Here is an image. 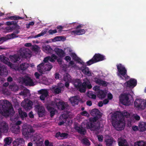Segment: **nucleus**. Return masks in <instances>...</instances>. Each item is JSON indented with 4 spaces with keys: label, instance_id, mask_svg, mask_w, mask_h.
<instances>
[{
    "label": "nucleus",
    "instance_id": "obj_1",
    "mask_svg": "<svg viewBox=\"0 0 146 146\" xmlns=\"http://www.w3.org/2000/svg\"><path fill=\"white\" fill-rule=\"evenodd\" d=\"M130 116V114L126 111L122 112L116 111L111 115V123L113 127L118 128L121 130L123 129L125 126V118H127Z\"/></svg>",
    "mask_w": 146,
    "mask_h": 146
},
{
    "label": "nucleus",
    "instance_id": "obj_2",
    "mask_svg": "<svg viewBox=\"0 0 146 146\" xmlns=\"http://www.w3.org/2000/svg\"><path fill=\"white\" fill-rule=\"evenodd\" d=\"M73 82L74 86L77 88L81 93L85 92L86 88L90 89L92 87L89 80L87 79L84 80L82 83L80 79L74 80Z\"/></svg>",
    "mask_w": 146,
    "mask_h": 146
},
{
    "label": "nucleus",
    "instance_id": "obj_3",
    "mask_svg": "<svg viewBox=\"0 0 146 146\" xmlns=\"http://www.w3.org/2000/svg\"><path fill=\"white\" fill-rule=\"evenodd\" d=\"M23 135L26 139H31L35 130L31 126H23L22 129Z\"/></svg>",
    "mask_w": 146,
    "mask_h": 146
},
{
    "label": "nucleus",
    "instance_id": "obj_4",
    "mask_svg": "<svg viewBox=\"0 0 146 146\" xmlns=\"http://www.w3.org/2000/svg\"><path fill=\"white\" fill-rule=\"evenodd\" d=\"M118 70V75L123 79V77L126 80L129 79L130 77L127 75V70L124 66L121 64L117 65Z\"/></svg>",
    "mask_w": 146,
    "mask_h": 146
},
{
    "label": "nucleus",
    "instance_id": "obj_5",
    "mask_svg": "<svg viewBox=\"0 0 146 146\" xmlns=\"http://www.w3.org/2000/svg\"><path fill=\"white\" fill-rule=\"evenodd\" d=\"M106 59L105 56L99 53H96L92 58L86 62L87 66H90L93 64L103 61Z\"/></svg>",
    "mask_w": 146,
    "mask_h": 146
},
{
    "label": "nucleus",
    "instance_id": "obj_6",
    "mask_svg": "<svg viewBox=\"0 0 146 146\" xmlns=\"http://www.w3.org/2000/svg\"><path fill=\"white\" fill-rule=\"evenodd\" d=\"M19 82L26 86H33L35 84L33 80L29 77H20L18 79Z\"/></svg>",
    "mask_w": 146,
    "mask_h": 146
},
{
    "label": "nucleus",
    "instance_id": "obj_7",
    "mask_svg": "<svg viewBox=\"0 0 146 146\" xmlns=\"http://www.w3.org/2000/svg\"><path fill=\"white\" fill-rule=\"evenodd\" d=\"M52 68V66L50 63L46 64L42 63L37 66L38 70L41 73L46 71H49Z\"/></svg>",
    "mask_w": 146,
    "mask_h": 146
},
{
    "label": "nucleus",
    "instance_id": "obj_8",
    "mask_svg": "<svg viewBox=\"0 0 146 146\" xmlns=\"http://www.w3.org/2000/svg\"><path fill=\"white\" fill-rule=\"evenodd\" d=\"M129 94H121L119 97V101L121 103L125 106H129L130 104L129 100Z\"/></svg>",
    "mask_w": 146,
    "mask_h": 146
},
{
    "label": "nucleus",
    "instance_id": "obj_9",
    "mask_svg": "<svg viewBox=\"0 0 146 146\" xmlns=\"http://www.w3.org/2000/svg\"><path fill=\"white\" fill-rule=\"evenodd\" d=\"M87 126L88 128L92 130H97L100 129V127H102L101 126L100 123V121H97L96 123H92V122L87 124Z\"/></svg>",
    "mask_w": 146,
    "mask_h": 146
},
{
    "label": "nucleus",
    "instance_id": "obj_10",
    "mask_svg": "<svg viewBox=\"0 0 146 146\" xmlns=\"http://www.w3.org/2000/svg\"><path fill=\"white\" fill-rule=\"evenodd\" d=\"M33 141H35L36 144L38 146V144H41L43 142L40 135L39 134H33L32 137Z\"/></svg>",
    "mask_w": 146,
    "mask_h": 146
},
{
    "label": "nucleus",
    "instance_id": "obj_11",
    "mask_svg": "<svg viewBox=\"0 0 146 146\" xmlns=\"http://www.w3.org/2000/svg\"><path fill=\"white\" fill-rule=\"evenodd\" d=\"M8 127L6 123L4 121L0 122V131L3 133H7Z\"/></svg>",
    "mask_w": 146,
    "mask_h": 146
},
{
    "label": "nucleus",
    "instance_id": "obj_12",
    "mask_svg": "<svg viewBox=\"0 0 146 146\" xmlns=\"http://www.w3.org/2000/svg\"><path fill=\"white\" fill-rule=\"evenodd\" d=\"M35 108L37 110L39 117H42L44 115L45 110L43 107L40 105H36Z\"/></svg>",
    "mask_w": 146,
    "mask_h": 146
},
{
    "label": "nucleus",
    "instance_id": "obj_13",
    "mask_svg": "<svg viewBox=\"0 0 146 146\" xmlns=\"http://www.w3.org/2000/svg\"><path fill=\"white\" fill-rule=\"evenodd\" d=\"M38 92L41 94L40 96V98L42 100H44L45 98L48 96V92L46 89H41L38 91Z\"/></svg>",
    "mask_w": 146,
    "mask_h": 146
},
{
    "label": "nucleus",
    "instance_id": "obj_14",
    "mask_svg": "<svg viewBox=\"0 0 146 146\" xmlns=\"http://www.w3.org/2000/svg\"><path fill=\"white\" fill-rule=\"evenodd\" d=\"M11 61L14 63L20 62L21 61V57L18 54H15L13 55H10L9 56Z\"/></svg>",
    "mask_w": 146,
    "mask_h": 146
},
{
    "label": "nucleus",
    "instance_id": "obj_15",
    "mask_svg": "<svg viewBox=\"0 0 146 146\" xmlns=\"http://www.w3.org/2000/svg\"><path fill=\"white\" fill-rule=\"evenodd\" d=\"M86 65H87V64H86V65L85 63L84 65H82L83 66L80 68V69L84 74L89 76H92L91 72L89 70V68L86 66Z\"/></svg>",
    "mask_w": 146,
    "mask_h": 146
},
{
    "label": "nucleus",
    "instance_id": "obj_16",
    "mask_svg": "<svg viewBox=\"0 0 146 146\" xmlns=\"http://www.w3.org/2000/svg\"><path fill=\"white\" fill-rule=\"evenodd\" d=\"M20 55L23 58H27L29 57L30 54L27 51V50L25 48H21L19 50Z\"/></svg>",
    "mask_w": 146,
    "mask_h": 146
},
{
    "label": "nucleus",
    "instance_id": "obj_17",
    "mask_svg": "<svg viewBox=\"0 0 146 146\" xmlns=\"http://www.w3.org/2000/svg\"><path fill=\"white\" fill-rule=\"evenodd\" d=\"M13 33L8 35L7 36L9 37V39H13L15 38L18 37V36H17L16 35L20 33V31L15 26L14 29L13 30Z\"/></svg>",
    "mask_w": 146,
    "mask_h": 146
},
{
    "label": "nucleus",
    "instance_id": "obj_18",
    "mask_svg": "<svg viewBox=\"0 0 146 146\" xmlns=\"http://www.w3.org/2000/svg\"><path fill=\"white\" fill-rule=\"evenodd\" d=\"M74 129L78 133L82 135H85L86 131L85 129L82 126H78L77 125H75Z\"/></svg>",
    "mask_w": 146,
    "mask_h": 146
},
{
    "label": "nucleus",
    "instance_id": "obj_19",
    "mask_svg": "<svg viewBox=\"0 0 146 146\" xmlns=\"http://www.w3.org/2000/svg\"><path fill=\"white\" fill-rule=\"evenodd\" d=\"M90 114L93 116L98 117L101 118L102 114L99 110L97 109H94L91 110L90 112Z\"/></svg>",
    "mask_w": 146,
    "mask_h": 146
},
{
    "label": "nucleus",
    "instance_id": "obj_20",
    "mask_svg": "<svg viewBox=\"0 0 146 146\" xmlns=\"http://www.w3.org/2000/svg\"><path fill=\"white\" fill-rule=\"evenodd\" d=\"M137 84V80L134 79H130L126 82V86L127 87L131 88L135 87Z\"/></svg>",
    "mask_w": 146,
    "mask_h": 146
},
{
    "label": "nucleus",
    "instance_id": "obj_21",
    "mask_svg": "<svg viewBox=\"0 0 146 146\" xmlns=\"http://www.w3.org/2000/svg\"><path fill=\"white\" fill-rule=\"evenodd\" d=\"M0 60L1 62L8 65L9 66L11 67L12 64L9 61V59L3 55L0 56Z\"/></svg>",
    "mask_w": 146,
    "mask_h": 146
},
{
    "label": "nucleus",
    "instance_id": "obj_22",
    "mask_svg": "<svg viewBox=\"0 0 146 146\" xmlns=\"http://www.w3.org/2000/svg\"><path fill=\"white\" fill-rule=\"evenodd\" d=\"M68 134L65 133H61L60 131L57 132L55 135V137L59 139H63L67 137Z\"/></svg>",
    "mask_w": 146,
    "mask_h": 146
},
{
    "label": "nucleus",
    "instance_id": "obj_23",
    "mask_svg": "<svg viewBox=\"0 0 146 146\" xmlns=\"http://www.w3.org/2000/svg\"><path fill=\"white\" fill-rule=\"evenodd\" d=\"M70 55L74 61H77L78 62L82 64V65H84L85 62L83 61L80 62V61L81 60V59L78 57L74 53L72 52L70 54Z\"/></svg>",
    "mask_w": 146,
    "mask_h": 146
},
{
    "label": "nucleus",
    "instance_id": "obj_24",
    "mask_svg": "<svg viewBox=\"0 0 146 146\" xmlns=\"http://www.w3.org/2000/svg\"><path fill=\"white\" fill-rule=\"evenodd\" d=\"M144 104L142 100L136 99L134 102V106L137 108H142Z\"/></svg>",
    "mask_w": 146,
    "mask_h": 146
},
{
    "label": "nucleus",
    "instance_id": "obj_25",
    "mask_svg": "<svg viewBox=\"0 0 146 146\" xmlns=\"http://www.w3.org/2000/svg\"><path fill=\"white\" fill-rule=\"evenodd\" d=\"M69 100L72 106L78 105L79 102V98L77 96L73 97L70 98Z\"/></svg>",
    "mask_w": 146,
    "mask_h": 146
},
{
    "label": "nucleus",
    "instance_id": "obj_26",
    "mask_svg": "<svg viewBox=\"0 0 146 146\" xmlns=\"http://www.w3.org/2000/svg\"><path fill=\"white\" fill-rule=\"evenodd\" d=\"M46 108L48 111L50 112V116L51 117H52L55 115L56 113L57 112V111L56 109L51 106H47Z\"/></svg>",
    "mask_w": 146,
    "mask_h": 146
},
{
    "label": "nucleus",
    "instance_id": "obj_27",
    "mask_svg": "<svg viewBox=\"0 0 146 146\" xmlns=\"http://www.w3.org/2000/svg\"><path fill=\"white\" fill-rule=\"evenodd\" d=\"M95 82L100 86L104 87L107 86L108 84L106 81L97 78L95 79Z\"/></svg>",
    "mask_w": 146,
    "mask_h": 146
},
{
    "label": "nucleus",
    "instance_id": "obj_28",
    "mask_svg": "<svg viewBox=\"0 0 146 146\" xmlns=\"http://www.w3.org/2000/svg\"><path fill=\"white\" fill-rule=\"evenodd\" d=\"M7 73V71L5 67L0 63V75H6Z\"/></svg>",
    "mask_w": 146,
    "mask_h": 146
},
{
    "label": "nucleus",
    "instance_id": "obj_29",
    "mask_svg": "<svg viewBox=\"0 0 146 146\" xmlns=\"http://www.w3.org/2000/svg\"><path fill=\"white\" fill-rule=\"evenodd\" d=\"M24 141L23 138H19L15 139L13 143V146H18L24 143Z\"/></svg>",
    "mask_w": 146,
    "mask_h": 146
},
{
    "label": "nucleus",
    "instance_id": "obj_30",
    "mask_svg": "<svg viewBox=\"0 0 146 146\" xmlns=\"http://www.w3.org/2000/svg\"><path fill=\"white\" fill-rule=\"evenodd\" d=\"M12 132L15 134H18L21 131L20 127L17 125H13L11 128Z\"/></svg>",
    "mask_w": 146,
    "mask_h": 146
},
{
    "label": "nucleus",
    "instance_id": "obj_31",
    "mask_svg": "<svg viewBox=\"0 0 146 146\" xmlns=\"http://www.w3.org/2000/svg\"><path fill=\"white\" fill-rule=\"evenodd\" d=\"M43 50L47 54H51L53 52V50L49 45H45L43 46Z\"/></svg>",
    "mask_w": 146,
    "mask_h": 146
},
{
    "label": "nucleus",
    "instance_id": "obj_32",
    "mask_svg": "<svg viewBox=\"0 0 146 146\" xmlns=\"http://www.w3.org/2000/svg\"><path fill=\"white\" fill-rule=\"evenodd\" d=\"M139 131L140 132H143L146 130V123L143 122L139 123Z\"/></svg>",
    "mask_w": 146,
    "mask_h": 146
},
{
    "label": "nucleus",
    "instance_id": "obj_33",
    "mask_svg": "<svg viewBox=\"0 0 146 146\" xmlns=\"http://www.w3.org/2000/svg\"><path fill=\"white\" fill-rule=\"evenodd\" d=\"M107 94V92L106 91L101 90L98 92L97 96L99 98L102 99L106 97Z\"/></svg>",
    "mask_w": 146,
    "mask_h": 146
},
{
    "label": "nucleus",
    "instance_id": "obj_34",
    "mask_svg": "<svg viewBox=\"0 0 146 146\" xmlns=\"http://www.w3.org/2000/svg\"><path fill=\"white\" fill-rule=\"evenodd\" d=\"M85 33V31L84 29L72 31L71 32V34L72 35L76 34L77 35H81L84 34Z\"/></svg>",
    "mask_w": 146,
    "mask_h": 146
},
{
    "label": "nucleus",
    "instance_id": "obj_35",
    "mask_svg": "<svg viewBox=\"0 0 146 146\" xmlns=\"http://www.w3.org/2000/svg\"><path fill=\"white\" fill-rule=\"evenodd\" d=\"M114 141L113 138L112 137H109L106 138L105 142L107 146H111Z\"/></svg>",
    "mask_w": 146,
    "mask_h": 146
},
{
    "label": "nucleus",
    "instance_id": "obj_36",
    "mask_svg": "<svg viewBox=\"0 0 146 146\" xmlns=\"http://www.w3.org/2000/svg\"><path fill=\"white\" fill-rule=\"evenodd\" d=\"M55 51L58 55L60 57H63L65 55L64 51L62 49L58 48L55 49Z\"/></svg>",
    "mask_w": 146,
    "mask_h": 146
},
{
    "label": "nucleus",
    "instance_id": "obj_37",
    "mask_svg": "<svg viewBox=\"0 0 146 146\" xmlns=\"http://www.w3.org/2000/svg\"><path fill=\"white\" fill-rule=\"evenodd\" d=\"M66 107V104L64 102L59 101L58 102L57 108L61 109L62 110H64Z\"/></svg>",
    "mask_w": 146,
    "mask_h": 146
},
{
    "label": "nucleus",
    "instance_id": "obj_38",
    "mask_svg": "<svg viewBox=\"0 0 146 146\" xmlns=\"http://www.w3.org/2000/svg\"><path fill=\"white\" fill-rule=\"evenodd\" d=\"M29 66V64L27 63H22L20 64L19 68V70L23 71L26 70Z\"/></svg>",
    "mask_w": 146,
    "mask_h": 146
},
{
    "label": "nucleus",
    "instance_id": "obj_39",
    "mask_svg": "<svg viewBox=\"0 0 146 146\" xmlns=\"http://www.w3.org/2000/svg\"><path fill=\"white\" fill-rule=\"evenodd\" d=\"M32 103V102L31 101H29L28 103H25L22 106L26 110L28 111L31 108Z\"/></svg>",
    "mask_w": 146,
    "mask_h": 146
},
{
    "label": "nucleus",
    "instance_id": "obj_40",
    "mask_svg": "<svg viewBox=\"0 0 146 146\" xmlns=\"http://www.w3.org/2000/svg\"><path fill=\"white\" fill-rule=\"evenodd\" d=\"M19 115L22 119H23L24 117H27V115L26 113L25 112L23 111L21 108H19L18 109Z\"/></svg>",
    "mask_w": 146,
    "mask_h": 146
},
{
    "label": "nucleus",
    "instance_id": "obj_41",
    "mask_svg": "<svg viewBox=\"0 0 146 146\" xmlns=\"http://www.w3.org/2000/svg\"><path fill=\"white\" fill-rule=\"evenodd\" d=\"M63 86V84L61 83H59L58 84V86L57 88L54 89V92L57 94L60 93L61 88Z\"/></svg>",
    "mask_w": 146,
    "mask_h": 146
},
{
    "label": "nucleus",
    "instance_id": "obj_42",
    "mask_svg": "<svg viewBox=\"0 0 146 146\" xmlns=\"http://www.w3.org/2000/svg\"><path fill=\"white\" fill-rule=\"evenodd\" d=\"M4 141L5 143L4 146H7L9 145L11 143L12 139L10 137H7L4 139Z\"/></svg>",
    "mask_w": 146,
    "mask_h": 146
},
{
    "label": "nucleus",
    "instance_id": "obj_43",
    "mask_svg": "<svg viewBox=\"0 0 146 146\" xmlns=\"http://www.w3.org/2000/svg\"><path fill=\"white\" fill-rule=\"evenodd\" d=\"M47 33L46 30H43L42 32L39 34L35 36H31L29 37V38H36L40 37L41 36H43L45 34H46Z\"/></svg>",
    "mask_w": 146,
    "mask_h": 146
},
{
    "label": "nucleus",
    "instance_id": "obj_44",
    "mask_svg": "<svg viewBox=\"0 0 146 146\" xmlns=\"http://www.w3.org/2000/svg\"><path fill=\"white\" fill-rule=\"evenodd\" d=\"M135 146H146V142L141 141L135 143Z\"/></svg>",
    "mask_w": 146,
    "mask_h": 146
},
{
    "label": "nucleus",
    "instance_id": "obj_45",
    "mask_svg": "<svg viewBox=\"0 0 146 146\" xmlns=\"http://www.w3.org/2000/svg\"><path fill=\"white\" fill-rule=\"evenodd\" d=\"M128 144V143L125 139H121L118 142L119 146H126Z\"/></svg>",
    "mask_w": 146,
    "mask_h": 146
},
{
    "label": "nucleus",
    "instance_id": "obj_46",
    "mask_svg": "<svg viewBox=\"0 0 146 146\" xmlns=\"http://www.w3.org/2000/svg\"><path fill=\"white\" fill-rule=\"evenodd\" d=\"M72 79L71 78V76L68 73H66L64 76L63 80L64 81L71 82Z\"/></svg>",
    "mask_w": 146,
    "mask_h": 146
},
{
    "label": "nucleus",
    "instance_id": "obj_47",
    "mask_svg": "<svg viewBox=\"0 0 146 146\" xmlns=\"http://www.w3.org/2000/svg\"><path fill=\"white\" fill-rule=\"evenodd\" d=\"M49 60L52 62H54L55 61L54 60L56 59L57 57L54 54H52L51 56H48Z\"/></svg>",
    "mask_w": 146,
    "mask_h": 146
},
{
    "label": "nucleus",
    "instance_id": "obj_48",
    "mask_svg": "<svg viewBox=\"0 0 146 146\" xmlns=\"http://www.w3.org/2000/svg\"><path fill=\"white\" fill-rule=\"evenodd\" d=\"M82 143L84 145L89 146L90 145V143L89 141L86 138H84L82 141Z\"/></svg>",
    "mask_w": 146,
    "mask_h": 146
},
{
    "label": "nucleus",
    "instance_id": "obj_49",
    "mask_svg": "<svg viewBox=\"0 0 146 146\" xmlns=\"http://www.w3.org/2000/svg\"><path fill=\"white\" fill-rule=\"evenodd\" d=\"M9 18L11 20H17L23 19H24V18L19 16H17L16 15H14L10 16L9 17Z\"/></svg>",
    "mask_w": 146,
    "mask_h": 146
},
{
    "label": "nucleus",
    "instance_id": "obj_50",
    "mask_svg": "<svg viewBox=\"0 0 146 146\" xmlns=\"http://www.w3.org/2000/svg\"><path fill=\"white\" fill-rule=\"evenodd\" d=\"M87 95L88 97L93 99H95L96 97V95L94 94L92 92L88 93Z\"/></svg>",
    "mask_w": 146,
    "mask_h": 146
},
{
    "label": "nucleus",
    "instance_id": "obj_51",
    "mask_svg": "<svg viewBox=\"0 0 146 146\" xmlns=\"http://www.w3.org/2000/svg\"><path fill=\"white\" fill-rule=\"evenodd\" d=\"M15 26L13 27H7L5 28V29L6 31H7L8 32H11L13 31V30L14 29Z\"/></svg>",
    "mask_w": 146,
    "mask_h": 146
},
{
    "label": "nucleus",
    "instance_id": "obj_52",
    "mask_svg": "<svg viewBox=\"0 0 146 146\" xmlns=\"http://www.w3.org/2000/svg\"><path fill=\"white\" fill-rule=\"evenodd\" d=\"M58 104V102H57L56 100L52 101L51 103V106L54 108H55L56 107L57 108Z\"/></svg>",
    "mask_w": 146,
    "mask_h": 146
},
{
    "label": "nucleus",
    "instance_id": "obj_53",
    "mask_svg": "<svg viewBox=\"0 0 146 146\" xmlns=\"http://www.w3.org/2000/svg\"><path fill=\"white\" fill-rule=\"evenodd\" d=\"M68 115L66 114H62V115L60 119V121L63 120L64 121V120L66 121V119H68Z\"/></svg>",
    "mask_w": 146,
    "mask_h": 146
},
{
    "label": "nucleus",
    "instance_id": "obj_54",
    "mask_svg": "<svg viewBox=\"0 0 146 146\" xmlns=\"http://www.w3.org/2000/svg\"><path fill=\"white\" fill-rule=\"evenodd\" d=\"M17 23L16 21H7L6 22V25L9 26L13 25L14 26H15L17 25Z\"/></svg>",
    "mask_w": 146,
    "mask_h": 146
},
{
    "label": "nucleus",
    "instance_id": "obj_55",
    "mask_svg": "<svg viewBox=\"0 0 146 146\" xmlns=\"http://www.w3.org/2000/svg\"><path fill=\"white\" fill-rule=\"evenodd\" d=\"M62 36H56L54 38L53 40L55 41H60L62 40Z\"/></svg>",
    "mask_w": 146,
    "mask_h": 146
},
{
    "label": "nucleus",
    "instance_id": "obj_56",
    "mask_svg": "<svg viewBox=\"0 0 146 146\" xmlns=\"http://www.w3.org/2000/svg\"><path fill=\"white\" fill-rule=\"evenodd\" d=\"M94 117L92 119V121L93 122L92 123H96L97 121H96L100 118H99L97 117L93 116Z\"/></svg>",
    "mask_w": 146,
    "mask_h": 146
},
{
    "label": "nucleus",
    "instance_id": "obj_57",
    "mask_svg": "<svg viewBox=\"0 0 146 146\" xmlns=\"http://www.w3.org/2000/svg\"><path fill=\"white\" fill-rule=\"evenodd\" d=\"M98 139L100 142H102L103 141V137L102 135H97Z\"/></svg>",
    "mask_w": 146,
    "mask_h": 146
},
{
    "label": "nucleus",
    "instance_id": "obj_58",
    "mask_svg": "<svg viewBox=\"0 0 146 146\" xmlns=\"http://www.w3.org/2000/svg\"><path fill=\"white\" fill-rule=\"evenodd\" d=\"M32 48L33 50L35 51L38 52V51L39 47L37 45H35L33 46Z\"/></svg>",
    "mask_w": 146,
    "mask_h": 146
},
{
    "label": "nucleus",
    "instance_id": "obj_59",
    "mask_svg": "<svg viewBox=\"0 0 146 146\" xmlns=\"http://www.w3.org/2000/svg\"><path fill=\"white\" fill-rule=\"evenodd\" d=\"M49 57L48 56H47L44 58V59L43 60V62L42 63H45V64H48L50 63L48 62V61H49Z\"/></svg>",
    "mask_w": 146,
    "mask_h": 146
},
{
    "label": "nucleus",
    "instance_id": "obj_60",
    "mask_svg": "<svg viewBox=\"0 0 146 146\" xmlns=\"http://www.w3.org/2000/svg\"><path fill=\"white\" fill-rule=\"evenodd\" d=\"M57 32V31L56 29H54V30L50 29L48 31V33L50 35H53Z\"/></svg>",
    "mask_w": 146,
    "mask_h": 146
},
{
    "label": "nucleus",
    "instance_id": "obj_61",
    "mask_svg": "<svg viewBox=\"0 0 146 146\" xmlns=\"http://www.w3.org/2000/svg\"><path fill=\"white\" fill-rule=\"evenodd\" d=\"M93 90L95 91H99V90H100V87L98 86H94L93 88Z\"/></svg>",
    "mask_w": 146,
    "mask_h": 146
},
{
    "label": "nucleus",
    "instance_id": "obj_62",
    "mask_svg": "<svg viewBox=\"0 0 146 146\" xmlns=\"http://www.w3.org/2000/svg\"><path fill=\"white\" fill-rule=\"evenodd\" d=\"M132 129L135 131H136L139 130V128L138 127L135 125L133 126L132 127Z\"/></svg>",
    "mask_w": 146,
    "mask_h": 146
},
{
    "label": "nucleus",
    "instance_id": "obj_63",
    "mask_svg": "<svg viewBox=\"0 0 146 146\" xmlns=\"http://www.w3.org/2000/svg\"><path fill=\"white\" fill-rule=\"evenodd\" d=\"M56 28L58 30V31L60 32L62 31L63 27L61 26H58L56 27Z\"/></svg>",
    "mask_w": 146,
    "mask_h": 146
},
{
    "label": "nucleus",
    "instance_id": "obj_64",
    "mask_svg": "<svg viewBox=\"0 0 146 146\" xmlns=\"http://www.w3.org/2000/svg\"><path fill=\"white\" fill-rule=\"evenodd\" d=\"M64 59L67 62L70 61L71 58L70 56H66L64 58Z\"/></svg>",
    "mask_w": 146,
    "mask_h": 146
}]
</instances>
